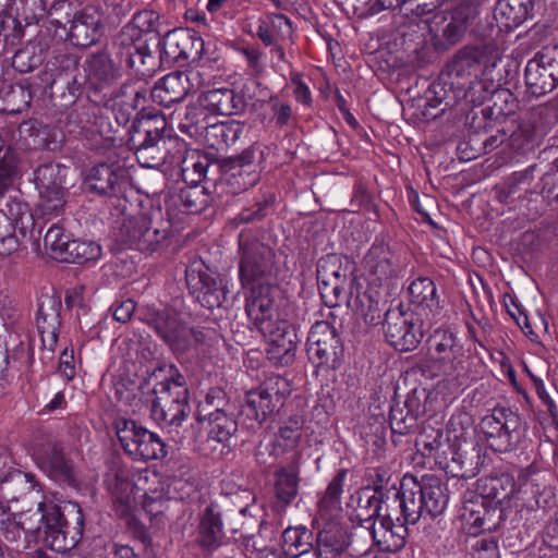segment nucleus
<instances>
[{"label": "nucleus", "mask_w": 558, "mask_h": 558, "mask_svg": "<svg viewBox=\"0 0 558 558\" xmlns=\"http://www.w3.org/2000/svg\"><path fill=\"white\" fill-rule=\"evenodd\" d=\"M502 51L494 41L468 45L459 49L447 65V74L451 78H464L481 71L482 81H470L463 97L474 105H482L490 94L498 90L505 83L502 74L495 73L501 60Z\"/></svg>", "instance_id": "1"}, {"label": "nucleus", "mask_w": 558, "mask_h": 558, "mask_svg": "<svg viewBox=\"0 0 558 558\" xmlns=\"http://www.w3.org/2000/svg\"><path fill=\"white\" fill-rule=\"evenodd\" d=\"M19 524L25 533L39 537L57 553H68L75 548L83 537L84 515L76 502L61 508L53 502H39L37 511L21 515Z\"/></svg>", "instance_id": "2"}, {"label": "nucleus", "mask_w": 558, "mask_h": 558, "mask_svg": "<svg viewBox=\"0 0 558 558\" xmlns=\"http://www.w3.org/2000/svg\"><path fill=\"white\" fill-rule=\"evenodd\" d=\"M141 322L175 354H184L198 345L207 344L216 338V331L205 327H190L171 307L145 304L137 311Z\"/></svg>", "instance_id": "3"}, {"label": "nucleus", "mask_w": 558, "mask_h": 558, "mask_svg": "<svg viewBox=\"0 0 558 558\" xmlns=\"http://www.w3.org/2000/svg\"><path fill=\"white\" fill-rule=\"evenodd\" d=\"M166 126L165 119L150 117L132 123L126 145L142 167L156 168L172 161V148L179 144L166 133Z\"/></svg>", "instance_id": "4"}, {"label": "nucleus", "mask_w": 558, "mask_h": 558, "mask_svg": "<svg viewBox=\"0 0 558 558\" xmlns=\"http://www.w3.org/2000/svg\"><path fill=\"white\" fill-rule=\"evenodd\" d=\"M171 223L163 218L160 207H150L135 216L123 218L117 241L142 253H154L167 245Z\"/></svg>", "instance_id": "5"}, {"label": "nucleus", "mask_w": 558, "mask_h": 558, "mask_svg": "<svg viewBox=\"0 0 558 558\" xmlns=\"http://www.w3.org/2000/svg\"><path fill=\"white\" fill-rule=\"evenodd\" d=\"M239 280L244 289L275 284L279 272L276 253L251 229L239 234Z\"/></svg>", "instance_id": "6"}, {"label": "nucleus", "mask_w": 558, "mask_h": 558, "mask_svg": "<svg viewBox=\"0 0 558 558\" xmlns=\"http://www.w3.org/2000/svg\"><path fill=\"white\" fill-rule=\"evenodd\" d=\"M49 15L51 24L66 29V38L80 47L96 44L101 36V16L92 7L73 12V5L68 0H53Z\"/></svg>", "instance_id": "7"}, {"label": "nucleus", "mask_w": 558, "mask_h": 558, "mask_svg": "<svg viewBox=\"0 0 558 558\" xmlns=\"http://www.w3.org/2000/svg\"><path fill=\"white\" fill-rule=\"evenodd\" d=\"M488 446L494 451L509 452L514 450L523 439L526 424L520 414L509 408H495L480 423Z\"/></svg>", "instance_id": "8"}, {"label": "nucleus", "mask_w": 558, "mask_h": 558, "mask_svg": "<svg viewBox=\"0 0 558 558\" xmlns=\"http://www.w3.org/2000/svg\"><path fill=\"white\" fill-rule=\"evenodd\" d=\"M429 349L435 359L425 362L422 369L430 377L458 378L464 371V350L457 335L438 328L428 338Z\"/></svg>", "instance_id": "9"}, {"label": "nucleus", "mask_w": 558, "mask_h": 558, "mask_svg": "<svg viewBox=\"0 0 558 558\" xmlns=\"http://www.w3.org/2000/svg\"><path fill=\"white\" fill-rule=\"evenodd\" d=\"M5 207L7 211L0 210V255L10 256L19 251L35 221L28 204L19 194L10 195Z\"/></svg>", "instance_id": "10"}, {"label": "nucleus", "mask_w": 558, "mask_h": 558, "mask_svg": "<svg viewBox=\"0 0 558 558\" xmlns=\"http://www.w3.org/2000/svg\"><path fill=\"white\" fill-rule=\"evenodd\" d=\"M289 381L280 375L268 376L245 396L244 412L248 417L264 422L277 414L290 396Z\"/></svg>", "instance_id": "11"}, {"label": "nucleus", "mask_w": 558, "mask_h": 558, "mask_svg": "<svg viewBox=\"0 0 558 558\" xmlns=\"http://www.w3.org/2000/svg\"><path fill=\"white\" fill-rule=\"evenodd\" d=\"M117 436L123 450L134 460H157L167 454L160 437L133 420H120L116 424Z\"/></svg>", "instance_id": "12"}, {"label": "nucleus", "mask_w": 558, "mask_h": 558, "mask_svg": "<svg viewBox=\"0 0 558 558\" xmlns=\"http://www.w3.org/2000/svg\"><path fill=\"white\" fill-rule=\"evenodd\" d=\"M308 360L318 368L337 369L341 365L343 347L336 328L325 320L316 322L307 336Z\"/></svg>", "instance_id": "13"}, {"label": "nucleus", "mask_w": 558, "mask_h": 558, "mask_svg": "<svg viewBox=\"0 0 558 558\" xmlns=\"http://www.w3.org/2000/svg\"><path fill=\"white\" fill-rule=\"evenodd\" d=\"M383 329L387 342L400 352L414 350L423 338L418 319L401 304L386 311Z\"/></svg>", "instance_id": "14"}, {"label": "nucleus", "mask_w": 558, "mask_h": 558, "mask_svg": "<svg viewBox=\"0 0 558 558\" xmlns=\"http://www.w3.org/2000/svg\"><path fill=\"white\" fill-rule=\"evenodd\" d=\"M68 168L54 162L40 165L34 171L39 192V209L44 216H58L65 205V177Z\"/></svg>", "instance_id": "15"}, {"label": "nucleus", "mask_w": 558, "mask_h": 558, "mask_svg": "<svg viewBox=\"0 0 558 558\" xmlns=\"http://www.w3.org/2000/svg\"><path fill=\"white\" fill-rule=\"evenodd\" d=\"M459 517L463 529L473 536L485 532H494L505 521L500 507L490 506L474 492L464 494Z\"/></svg>", "instance_id": "16"}, {"label": "nucleus", "mask_w": 558, "mask_h": 558, "mask_svg": "<svg viewBox=\"0 0 558 558\" xmlns=\"http://www.w3.org/2000/svg\"><path fill=\"white\" fill-rule=\"evenodd\" d=\"M185 279L190 293L205 308H218L226 301L228 289L223 280L214 276L202 262L186 267Z\"/></svg>", "instance_id": "17"}, {"label": "nucleus", "mask_w": 558, "mask_h": 558, "mask_svg": "<svg viewBox=\"0 0 558 558\" xmlns=\"http://www.w3.org/2000/svg\"><path fill=\"white\" fill-rule=\"evenodd\" d=\"M529 92L541 97L558 86V48L544 49L527 61L524 71Z\"/></svg>", "instance_id": "18"}, {"label": "nucleus", "mask_w": 558, "mask_h": 558, "mask_svg": "<svg viewBox=\"0 0 558 558\" xmlns=\"http://www.w3.org/2000/svg\"><path fill=\"white\" fill-rule=\"evenodd\" d=\"M106 50L122 68L133 66L135 64L134 58H138L141 63H145L146 59H153L146 44L145 33L135 22L124 25L113 36Z\"/></svg>", "instance_id": "19"}, {"label": "nucleus", "mask_w": 558, "mask_h": 558, "mask_svg": "<svg viewBox=\"0 0 558 558\" xmlns=\"http://www.w3.org/2000/svg\"><path fill=\"white\" fill-rule=\"evenodd\" d=\"M158 46L160 61L167 65L201 59L204 50L203 39L195 32L183 28L168 32Z\"/></svg>", "instance_id": "20"}, {"label": "nucleus", "mask_w": 558, "mask_h": 558, "mask_svg": "<svg viewBox=\"0 0 558 558\" xmlns=\"http://www.w3.org/2000/svg\"><path fill=\"white\" fill-rule=\"evenodd\" d=\"M418 489V480L411 474H405L384 509L396 513V521L416 524L422 517L426 515Z\"/></svg>", "instance_id": "21"}, {"label": "nucleus", "mask_w": 558, "mask_h": 558, "mask_svg": "<svg viewBox=\"0 0 558 558\" xmlns=\"http://www.w3.org/2000/svg\"><path fill=\"white\" fill-rule=\"evenodd\" d=\"M250 293L246 298L245 311L260 333H269L270 329L279 325L280 319L277 315L275 305L276 284H259L253 288H246Z\"/></svg>", "instance_id": "22"}, {"label": "nucleus", "mask_w": 558, "mask_h": 558, "mask_svg": "<svg viewBox=\"0 0 558 558\" xmlns=\"http://www.w3.org/2000/svg\"><path fill=\"white\" fill-rule=\"evenodd\" d=\"M201 73L198 71H175L159 78L154 87L149 88V95L154 102L171 107L181 102L185 97L198 88Z\"/></svg>", "instance_id": "23"}, {"label": "nucleus", "mask_w": 558, "mask_h": 558, "mask_svg": "<svg viewBox=\"0 0 558 558\" xmlns=\"http://www.w3.org/2000/svg\"><path fill=\"white\" fill-rule=\"evenodd\" d=\"M104 483L111 495L117 513L120 517L128 515L132 511L135 500V487L132 483L131 471L120 458L113 457L107 462Z\"/></svg>", "instance_id": "24"}, {"label": "nucleus", "mask_w": 558, "mask_h": 558, "mask_svg": "<svg viewBox=\"0 0 558 558\" xmlns=\"http://www.w3.org/2000/svg\"><path fill=\"white\" fill-rule=\"evenodd\" d=\"M154 392L156 396L150 408L153 420L165 427L180 426L190 412L184 390L179 387L171 393L165 388H155Z\"/></svg>", "instance_id": "25"}, {"label": "nucleus", "mask_w": 558, "mask_h": 558, "mask_svg": "<svg viewBox=\"0 0 558 558\" xmlns=\"http://www.w3.org/2000/svg\"><path fill=\"white\" fill-rule=\"evenodd\" d=\"M255 147L250 146L236 156L229 157L225 162L223 184L227 193L236 195L254 186L259 174L254 165Z\"/></svg>", "instance_id": "26"}, {"label": "nucleus", "mask_w": 558, "mask_h": 558, "mask_svg": "<svg viewBox=\"0 0 558 558\" xmlns=\"http://www.w3.org/2000/svg\"><path fill=\"white\" fill-rule=\"evenodd\" d=\"M396 513L385 509L379 515H374L375 522L371 527L361 530L363 536L372 537L373 542L383 550L395 553L405 545L408 535L407 523L396 521Z\"/></svg>", "instance_id": "27"}, {"label": "nucleus", "mask_w": 558, "mask_h": 558, "mask_svg": "<svg viewBox=\"0 0 558 558\" xmlns=\"http://www.w3.org/2000/svg\"><path fill=\"white\" fill-rule=\"evenodd\" d=\"M269 333H262L267 339L266 355L271 365L290 366L295 360L298 335L289 322H279Z\"/></svg>", "instance_id": "28"}, {"label": "nucleus", "mask_w": 558, "mask_h": 558, "mask_svg": "<svg viewBox=\"0 0 558 558\" xmlns=\"http://www.w3.org/2000/svg\"><path fill=\"white\" fill-rule=\"evenodd\" d=\"M363 537L360 531L349 533L347 527L337 521H328L318 531L316 538V558L351 557L345 550L351 546L353 537Z\"/></svg>", "instance_id": "29"}, {"label": "nucleus", "mask_w": 558, "mask_h": 558, "mask_svg": "<svg viewBox=\"0 0 558 558\" xmlns=\"http://www.w3.org/2000/svg\"><path fill=\"white\" fill-rule=\"evenodd\" d=\"M478 14V1L466 0L456 5L446 16H442L445 22L441 27L444 48L456 46L462 41L469 27L474 23Z\"/></svg>", "instance_id": "30"}, {"label": "nucleus", "mask_w": 558, "mask_h": 558, "mask_svg": "<svg viewBox=\"0 0 558 558\" xmlns=\"http://www.w3.org/2000/svg\"><path fill=\"white\" fill-rule=\"evenodd\" d=\"M60 299L45 295L40 299L36 315V325L41 339L43 349L53 352L57 347L61 327Z\"/></svg>", "instance_id": "31"}, {"label": "nucleus", "mask_w": 558, "mask_h": 558, "mask_svg": "<svg viewBox=\"0 0 558 558\" xmlns=\"http://www.w3.org/2000/svg\"><path fill=\"white\" fill-rule=\"evenodd\" d=\"M515 492V480L509 473L483 476L476 481L475 494L490 506L500 507L506 518V509L511 507Z\"/></svg>", "instance_id": "32"}, {"label": "nucleus", "mask_w": 558, "mask_h": 558, "mask_svg": "<svg viewBox=\"0 0 558 558\" xmlns=\"http://www.w3.org/2000/svg\"><path fill=\"white\" fill-rule=\"evenodd\" d=\"M126 170L117 165L99 163L93 167L85 179L88 191L99 195L114 196L126 184Z\"/></svg>", "instance_id": "33"}, {"label": "nucleus", "mask_w": 558, "mask_h": 558, "mask_svg": "<svg viewBox=\"0 0 558 558\" xmlns=\"http://www.w3.org/2000/svg\"><path fill=\"white\" fill-rule=\"evenodd\" d=\"M86 78L96 88H102L116 83L123 68L106 49L94 52L85 61Z\"/></svg>", "instance_id": "34"}, {"label": "nucleus", "mask_w": 558, "mask_h": 558, "mask_svg": "<svg viewBox=\"0 0 558 558\" xmlns=\"http://www.w3.org/2000/svg\"><path fill=\"white\" fill-rule=\"evenodd\" d=\"M37 463L51 478L69 484L75 481L72 462L66 458L61 442L53 441L44 446L37 456Z\"/></svg>", "instance_id": "35"}, {"label": "nucleus", "mask_w": 558, "mask_h": 558, "mask_svg": "<svg viewBox=\"0 0 558 558\" xmlns=\"http://www.w3.org/2000/svg\"><path fill=\"white\" fill-rule=\"evenodd\" d=\"M365 268L374 282L381 283L399 275L398 258L385 243H373L364 258Z\"/></svg>", "instance_id": "36"}, {"label": "nucleus", "mask_w": 558, "mask_h": 558, "mask_svg": "<svg viewBox=\"0 0 558 558\" xmlns=\"http://www.w3.org/2000/svg\"><path fill=\"white\" fill-rule=\"evenodd\" d=\"M301 453L294 452L287 466H280L274 473L276 507L283 510L295 499L299 493V463Z\"/></svg>", "instance_id": "37"}, {"label": "nucleus", "mask_w": 558, "mask_h": 558, "mask_svg": "<svg viewBox=\"0 0 558 558\" xmlns=\"http://www.w3.org/2000/svg\"><path fill=\"white\" fill-rule=\"evenodd\" d=\"M369 485L374 490V495L367 499V507L365 509L366 520L373 519L374 515H379L380 511L384 510V506L390 500L392 494L398 489L397 478H392V475L388 470L384 468H376L369 471ZM364 509H360L359 515H364Z\"/></svg>", "instance_id": "38"}, {"label": "nucleus", "mask_w": 558, "mask_h": 558, "mask_svg": "<svg viewBox=\"0 0 558 558\" xmlns=\"http://www.w3.org/2000/svg\"><path fill=\"white\" fill-rule=\"evenodd\" d=\"M211 196L203 184L186 183L178 193L170 196L168 208H177L184 214H201L208 207Z\"/></svg>", "instance_id": "39"}, {"label": "nucleus", "mask_w": 558, "mask_h": 558, "mask_svg": "<svg viewBox=\"0 0 558 558\" xmlns=\"http://www.w3.org/2000/svg\"><path fill=\"white\" fill-rule=\"evenodd\" d=\"M534 0H498L494 19L505 31H512L532 16Z\"/></svg>", "instance_id": "40"}, {"label": "nucleus", "mask_w": 558, "mask_h": 558, "mask_svg": "<svg viewBox=\"0 0 558 558\" xmlns=\"http://www.w3.org/2000/svg\"><path fill=\"white\" fill-rule=\"evenodd\" d=\"M418 488L426 515H440L449 500L447 486L434 475H424L418 481Z\"/></svg>", "instance_id": "41"}, {"label": "nucleus", "mask_w": 558, "mask_h": 558, "mask_svg": "<svg viewBox=\"0 0 558 558\" xmlns=\"http://www.w3.org/2000/svg\"><path fill=\"white\" fill-rule=\"evenodd\" d=\"M223 538L222 514L218 506L209 505L201 515L196 541L205 549H216Z\"/></svg>", "instance_id": "42"}, {"label": "nucleus", "mask_w": 558, "mask_h": 558, "mask_svg": "<svg viewBox=\"0 0 558 558\" xmlns=\"http://www.w3.org/2000/svg\"><path fill=\"white\" fill-rule=\"evenodd\" d=\"M209 112L222 116L236 114L245 106L244 98L231 88H214L203 93L199 98Z\"/></svg>", "instance_id": "43"}, {"label": "nucleus", "mask_w": 558, "mask_h": 558, "mask_svg": "<svg viewBox=\"0 0 558 558\" xmlns=\"http://www.w3.org/2000/svg\"><path fill=\"white\" fill-rule=\"evenodd\" d=\"M244 130V123L236 120L214 122L211 128L206 132V137L203 143L217 151L225 150L241 138Z\"/></svg>", "instance_id": "44"}, {"label": "nucleus", "mask_w": 558, "mask_h": 558, "mask_svg": "<svg viewBox=\"0 0 558 558\" xmlns=\"http://www.w3.org/2000/svg\"><path fill=\"white\" fill-rule=\"evenodd\" d=\"M209 113V110L201 99L198 104L186 106L184 118L179 126L181 132L203 143L206 132L214 123Z\"/></svg>", "instance_id": "45"}, {"label": "nucleus", "mask_w": 558, "mask_h": 558, "mask_svg": "<svg viewBox=\"0 0 558 558\" xmlns=\"http://www.w3.org/2000/svg\"><path fill=\"white\" fill-rule=\"evenodd\" d=\"M415 446L423 456L438 460L450 450L449 439L441 428L424 423L415 439Z\"/></svg>", "instance_id": "46"}, {"label": "nucleus", "mask_w": 558, "mask_h": 558, "mask_svg": "<svg viewBox=\"0 0 558 558\" xmlns=\"http://www.w3.org/2000/svg\"><path fill=\"white\" fill-rule=\"evenodd\" d=\"M538 469L534 464H530L529 466L519 470L511 506L517 509L530 510V504L535 499L536 486H538Z\"/></svg>", "instance_id": "47"}, {"label": "nucleus", "mask_w": 558, "mask_h": 558, "mask_svg": "<svg viewBox=\"0 0 558 558\" xmlns=\"http://www.w3.org/2000/svg\"><path fill=\"white\" fill-rule=\"evenodd\" d=\"M9 134V130H0V202L12 187L17 168V154L15 149L7 143Z\"/></svg>", "instance_id": "48"}, {"label": "nucleus", "mask_w": 558, "mask_h": 558, "mask_svg": "<svg viewBox=\"0 0 558 558\" xmlns=\"http://www.w3.org/2000/svg\"><path fill=\"white\" fill-rule=\"evenodd\" d=\"M291 35V22L283 14H275L267 20L260 21L256 29V36L266 47L290 38Z\"/></svg>", "instance_id": "49"}, {"label": "nucleus", "mask_w": 558, "mask_h": 558, "mask_svg": "<svg viewBox=\"0 0 558 558\" xmlns=\"http://www.w3.org/2000/svg\"><path fill=\"white\" fill-rule=\"evenodd\" d=\"M202 420L208 423L207 441L227 442L238 430L235 413H206Z\"/></svg>", "instance_id": "50"}, {"label": "nucleus", "mask_w": 558, "mask_h": 558, "mask_svg": "<svg viewBox=\"0 0 558 558\" xmlns=\"http://www.w3.org/2000/svg\"><path fill=\"white\" fill-rule=\"evenodd\" d=\"M408 290L412 304L429 310L433 313L439 311L437 288L432 279L427 277L417 278L411 282Z\"/></svg>", "instance_id": "51"}, {"label": "nucleus", "mask_w": 558, "mask_h": 558, "mask_svg": "<svg viewBox=\"0 0 558 558\" xmlns=\"http://www.w3.org/2000/svg\"><path fill=\"white\" fill-rule=\"evenodd\" d=\"M77 66L78 59L76 56L62 52L54 54L46 64L47 72L53 78V82L58 78H64L66 85L72 83L73 87H70L72 94L78 89V87L74 88V85H76L74 73L77 71Z\"/></svg>", "instance_id": "52"}, {"label": "nucleus", "mask_w": 558, "mask_h": 558, "mask_svg": "<svg viewBox=\"0 0 558 558\" xmlns=\"http://www.w3.org/2000/svg\"><path fill=\"white\" fill-rule=\"evenodd\" d=\"M284 553L299 557L313 548L314 534L306 526H289L282 533Z\"/></svg>", "instance_id": "53"}, {"label": "nucleus", "mask_w": 558, "mask_h": 558, "mask_svg": "<svg viewBox=\"0 0 558 558\" xmlns=\"http://www.w3.org/2000/svg\"><path fill=\"white\" fill-rule=\"evenodd\" d=\"M32 98L28 86L10 85L7 90L0 92V110L9 114H20L28 109Z\"/></svg>", "instance_id": "54"}, {"label": "nucleus", "mask_w": 558, "mask_h": 558, "mask_svg": "<svg viewBox=\"0 0 558 558\" xmlns=\"http://www.w3.org/2000/svg\"><path fill=\"white\" fill-rule=\"evenodd\" d=\"M34 488V476L12 469L0 483V495L7 501H15L21 495Z\"/></svg>", "instance_id": "55"}, {"label": "nucleus", "mask_w": 558, "mask_h": 558, "mask_svg": "<svg viewBox=\"0 0 558 558\" xmlns=\"http://www.w3.org/2000/svg\"><path fill=\"white\" fill-rule=\"evenodd\" d=\"M149 87L146 81L128 80L120 87L114 89L110 100L132 104L135 107H143L147 104Z\"/></svg>", "instance_id": "56"}, {"label": "nucleus", "mask_w": 558, "mask_h": 558, "mask_svg": "<svg viewBox=\"0 0 558 558\" xmlns=\"http://www.w3.org/2000/svg\"><path fill=\"white\" fill-rule=\"evenodd\" d=\"M202 415L206 413H235V407L230 402L227 393L218 387L210 388L205 400L199 404Z\"/></svg>", "instance_id": "57"}, {"label": "nucleus", "mask_w": 558, "mask_h": 558, "mask_svg": "<svg viewBox=\"0 0 558 558\" xmlns=\"http://www.w3.org/2000/svg\"><path fill=\"white\" fill-rule=\"evenodd\" d=\"M317 280L341 281L347 283L345 269L337 254H328L317 263Z\"/></svg>", "instance_id": "58"}, {"label": "nucleus", "mask_w": 558, "mask_h": 558, "mask_svg": "<svg viewBox=\"0 0 558 558\" xmlns=\"http://www.w3.org/2000/svg\"><path fill=\"white\" fill-rule=\"evenodd\" d=\"M266 107L271 114V121L279 129L288 126L295 119L291 102L279 95H272L266 101Z\"/></svg>", "instance_id": "59"}, {"label": "nucleus", "mask_w": 558, "mask_h": 558, "mask_svg": "<svg viewBox=\"0 0 558 558\" xmlns=\"http://www.w3.org/2000/svg\"><path fill=\"white\" fill-rule=\"evenodd\" d=\"M275 203V195L270 192L263 193L256 197L253 205L242 209L238 215L240 222L250 223L263 220Z\"/></svg>", "instance_id": "60"}, {"label": "nucleus", "mask_w": 558, "mask_h": 558, "mask_svg": "<svg viewBox=\"0 0 558 558\" xmlns=\"http://www.w3.org/2000/svg\"><path fill=\"white\" fill-rule=\"evenodd\" d=\"M389 424L392 433L407 435L417 428L415 418L407 411V407L397 403L390 408Z\"/></svg>", "instance_id": "61"}, {"label": "nucleus", "mask_w": 558, "mask_h": 558, "mask_svg": "<svg viewBox=\"0 0 558 558\" xmlns=\"http://www.w3.org/2000/svg\"><path fill=\"white\" fill-rule=\"evenodd\" d=\"M34 129V145L47 150L56 151L61 148L64 135L61 130L51 125H39Z\"/></svg>", "instance_id": "62"}, {"label": "nucleus", "mask_w": 558, "mask_h": 558, "mask_svg": "<svg viewBox=\"0 0 558 558\" xmlns=\"http://www.w3.org/2000/svg\"><path fill=\"white\" fill-rule=\"evenodd\" d=\"M345 476L347 471L340 470L331 480L324 496L319 500V505L323 508L322 510L332 511L335 508H339Z\"/></svg>", "instance_id": "63"}, {"label": "nucleus", "mask_w": 558, "mask_h": 558, "mask_svg": "<svg viewBox=\"0 0 558 558\" xmlns=\"http://www.w3.org/2000/svg\"><path fill=\"white\" fill-rule=\"evenodd\" d=\"M43 63L40 53L36 54L28 44L17 50L12 58V65L21 73H26L38 68Z\"/></svg>", "instance_id": "64"}]
</instances>
